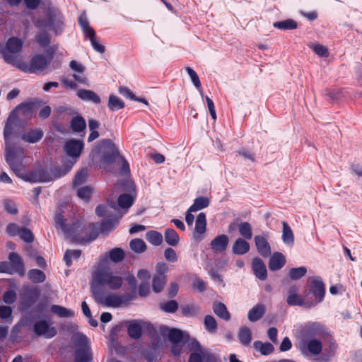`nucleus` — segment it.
Segmentation results:
<instances>
[{"label":"nucleus","mask_w":362,"mask_h":362,"mask_svg":"<svg viewBox=\"0 0 362 362\" xmlns=\"http://www.w3.org/2000/svg\"><path fill=\"white\" fill-rule=\"evenodd\" d=\"M35 25L40 29L49 28L56 35L62 33L64 28L63 17L57 10H51L48 13V19H37Z\"/></svg>","instance_id":"nucleus-7"},{"label":"nucleus","mask_w":362,"mask_h":362,"mask_svg":"<svg viewBox=\"0 0 362 362\" xmlns=\"http://www.w3.org/2000/svg\"><path fill=\"white\" fill-rule=\"evenodd\" d=\"M282 240L284 243L289 247H292L294 244V235L291 227L286 223L283 222Z\"/></svg>","instance_id":"nucleus-28"},{"label":"nucleus","mask_w":362,"mask_h":362,"mask_svg":"<svg viewBox=\"0 0 362 362\" xmlns=\"http://www.w3.org/2000/svg\"><path fill=\"white\" fill-rule=\"evenodd\" d=\"M308 47L319 57H327L329 54L328 49L317 43H310Z\"/></svg>","instance_id":"nucleus-40"},{"label":"nucleus","mask_w":362,"mask_h":362,"mask_svg":"<svg viewBox=\"0 0 362 362\" xmlns=\"http://www.w3.org/2000/svg\"><path fill=\"white\" fill-rule=\"evenodd\" d=\"M325 333L324 327L319 322H309L305 325L303 329V336L305 339L318 337L322 336Z\"/></svg>","instance_id":"nucleus-15"},{"label":"nucleus","mask_w":362,"mask_h":362,"mask_svg":"<svg viewBox=\"0 0 362 362\" xmlns=\"http://www.w3.org/2000/svg\"><path fill=\"white\" fill-rule=\"evenodd\" d=\"M128 334L131 338L139 339L141 335V322H131L128 327Z\"/></svg>","instance_id":"nucleus-36"},{"label":"nucleus","mask_w":362,"mask_h":362,"mask_svg":"<svg viewBox=\"0 0 362 362\" xmlns=\"http://www.w3.org/2000/svg\"><path fill=\"white\" fill-rule=\"evenodd\" d=\"M93 192V189L90 187L86 186L81 187L78 189V196L84 201H88Z\"/></svg>","instance_id":"nucleus-55"},{"label":"nucleus","mask_w":362,"mask_h":362,"mask_svg":"<svg viewBox=\"0 0 362 362\" xmlns=\"http://www.w3.org/2000/svg\"><path fill=\"white\" fill-rule=\"evenodd\" d=\"M238 230L240 235L246 240H250L252 237L251 225L247 222H242L238 224Z\"/></svg>","instance_id":"nucleus-37"},{"label":"nucleus","mask_w":362,"mask_h":362,"mask_svg":"<svg viewBox=\"0 0 362 362\" xmlns=\"http://www.w3.org/2000/svg\"><path fill=\"white\" fill-rule=\"evenodd\" d=\"M274 27L280 30H293L297 28V23L292 19L278 21L274 23Z\"/></svg>","instance_id":"nucleus-39"},{"label":"nucleus","mask_w":362,"mask_h":362,"mask_svg":"<svg viewBox=\"0 0 362 362\" xmlns=\"http://www.w3.org/2000/svg\"><path fill=\"white\" fill-rule=\"evenodd\" d=\"M213 310L214 313L220 318L225 320H230V315L227 310L226 306L223 303L218 302L214 303L213 305Z\"/></svg>","instance_id":"nucleus-30"},{"label":"nucleus","mask_w":362,"mask_h":362,"mask_svg":"<svg viewBox=\"0 0 362 362\" xmlns=\"http://www.w3.org/2000/svg\"><path fill=\"white\" fill-rule=\"evenodd\" d=\"M186 71L189 76L193 84L199 90L200 92H202L201 82L197 73L190 67H187Z\"/></svg>","instance_id":"nucleus-54"},{"label":"nucleus","mask_w":362,"mask_h":362,"mask_svg":"<svg viewBox=\"0 0 362 362\" xmlns=\"http://www.w3.org/2000/svg\"><path fill=\"white\" fill-rule=\"evenodd\" d=\"M83 142L80 140L70 139L67 141L64 146V150L66 155L69 157L70 159L64 163L63 169L60 170L59 171L56 170L52 174H50L44 170H38L46 172L50 176V180L46 181L45 182L65 175L72 168L74 165L79 158L81 151L83 148Z\"/></svg>","instance_id":"nucleus-5"},{"label":"nucleus","mask_w":362,"mask_h":362,"mask_svg":"<svg viewBox=\"0 0 362 362\" xmlns=\"http://www.w3.org/2000/svg\"><path fill=\"white\" fill-rule=\"evenodd\" d=\"M54 221L55 226L61 229L65 236L73 242L86 243L95 240L98 234L97 224L85 226L76 222L68 226L64 223L62 215L58 212L55 214Z\"/></svg>","instance_id":"nucleus-2"},{"label":"nucleus","mask_w":362,"mask_h":362,"mask_svg":"<svg viewBox=\"0 0 362 362\" xmlns=\"http://www.w3.org/2000/svg\"><path fill=\"white\" fill-rule=\"evenodd\" d=\"M87 37H89L91 45L95 51H97L100 53L105 52V47L103 45H100L98 42H97V40L95 37V35H89Z\"/></svg>","instance_id":"nucleus-59"},{"label":"nucleus","mask_w":362,"mask_h":362,"mask_svg":"<svg viewBox=\"0 0 362 362\" xmlns=\"http://www.w3.org/2000/svg\"><path fill=\"white\" fill-rule=\"evenodd\" d=\"M298 288L296 286H291L288 291V296L286 302L289 305H300L306 308H310L315 305V303H310V300L308 299V294L301 296L298 294Z\"/></svg>","instance_id":"nucleus-11"},{"label":"nucleus","mask_w":362,"mask_h":362,"mask_svg":"<svg viewBox=\"0 0 362 362\" xmlns=\"http://www.w3.org/2000/svg\"><path fill=\"white\" fill-rule=\"evenodd\" d=\"M93 296L97 303L114 308L126 305L133 299L132 296L127 295L106 294L105 291H97L96 293H93Z\"/></svg>","instance_id":"nucleus-6"},{"label":"nucleus","mask_w":362,"mask_h":362,"mask_svg":"<svg viewBox=\"0 0 362 362\" xmlns=\"http://www.w3.org/2000/svg\"><path fill=\"white\" fill-rule=\"evenodd\" d=\"M134 196L133 194H122L117 199V203L115 202L112 198H108L107 202L111 208L117 209L127 210L129 209L134 202Z\"/></svg>","instance_id":"nucleus-16"},{"label":"nucleus","mask_w":362,"mask_h":362,"mask_svg":"<svg viewBox=\"0 0 362 362\" xmlns=\"http://www.w3.org/2000/svg\"><path fill=\"white\" fill-rule=\"evenodd\" d=\"M165 242L171 246H176L180 240V238L177 232L171 228L166 229L165 232Z\"/></svg>","instance_id":"nucleus-35"},{"label":"nucleus","mask_w":362,"mask_h":362,"mask_svg":"<svg viewBox=\"0 0 362 362\" xmlns=\"http://www.w3.org/2000/svg\"><path fill=\"white\" fill-rule=\"evenodd\" d=\"M78 23L86 36L95 35V30L89 25L86 15L82 13L78 18Z\"/></svg>","instance_id":"nucleus-32"},{"label":"nucleus","mask_w":362,"mask_h":362,"mask_svg":"<svg viewBox=\"0 0 362 362\" xmlns=\"http://www.w3.org/2000/svg\"><path fill=\"white\" fill-rule=\"evenodd\" d=\"M69 68L73 71L72 76L75 81L81 84H87L88 78L85 76L86 67L76 60H71Z\"/></svg>","instance_id":"nucleus-14"},{"label":"nucleus","mask_w":362,"mask_h":362,"mask_svg":"<svg viewBox=\"0 0 362 362\" xmlns=\"http://www.w3.org/2000/svg\"><path fill=\"white\" fill-rule=\"evenodd\" d=\"M19 236L21 239L27 243H31L34 239L32 232L30 230L24 228H22Z\"/></svg>","instance_id":"nucleus-57"},{"label":"nucleus","mask_w":362,"mask_h":362,"mask_svg":"<svg viewBox=\"0 0 362 362\" xmlns=\"http://www.w3.org/2000/svg\"><path fill=\"white\" fill-rule=\"evenodd\" d=\"M43 136V132L40 129H32L24 132L20 135L22 141L35 144L40 141Z\"/></svg>","instance_id":"nucleus-20"},{"label":"nucleus","mask_w":362,"mask_h":362,"mask_svg":"<svg viewBox=\"0 0 362 362\" xmlns=\"http://www.w3.org/2000/svg\"><path fill=\"white\" fill-rule=\"evenodd\" d=\"M16 299V294L13 291H8L4 295V301L7 304L13 303Z\"/></svg>","instance_id":"nucleus-63"},{"label":"nucleus","mask_w":362,"mask_h":362,"mask_svg":"<svg viewBox=\"0 0 362 362\" xmlns=\"http://www.w3.org/2000/svg\"><path fill=\"white\" fill-rule=\"evenodd\" d=\"M255 243L258 252L264 257L271 255V247L267 239L262 235L255 237Z\"/></svg>","instance_id":"nucleus-22"},{"label":"nucleus","mask_w":362,"mask_h":362,"mask_svg":"<svg viewBox=\"0 0 362 362\" xmlns=\"http://www.w3.org/2000/svg\"><path fill=\"white\" fill-rule=\"evenodd\" d=\"M118 218L107 219L104 221L100 226V232L104 234H107L112 230L118 223Z\"/></svg>","instance_id":"nucleus-45"},{"label":"nucleus","mask_w":362,"mask_h":362,"mask_svg":"<svg viewBox=\"0 0 362 362\" xmlns=\"http://www.w3.org/2000/svg\"><path fill=\"white\" fill-rule=\"evenodd\" d=\"M81 255V251L78 250L66 251L64 259L66 262L67 266H70L72 263V259H78Z\"/></svg>","instance_id":"nucleus-51"},{"label":"nucleus","mask_w":362,"mask_h":362,"mask_svg":"<svg viewBox=\"0 0 362 362\" xmlns=\"http://www.w3.org/2000/svg\"><path fill=\"white\" fill-rule=\"evenodd\" d=\"M137 277L140 279L142 283H147L150 279V272L146 269H140L138 272Z\"/></svg>","instance_id":"nucleus-64"},{"label":"nucleus","mask_w":362,"mask_h":362,"mask_svg":"<svg viewBox=\"0 0 362 362\" xmlns=\"http://www.w3.org/2000/svg\"><path fill=\"white\" fill-rule=\"evenodd\" d=\"M109 257L114 262H121L124 257V252L119 247L113 248L109 252Z\"/></svg>","instance_id":"nucleus-47"},{"label":"nucleus","mask_w":362,"mask_h":362,"mask_svg":"<svg viewBox=\"0 0 362 362\" xmlns=\"http://www.w3.org/2000/svg\"><path fill=\"white\" fill-rule=\"evenodd\" d=\"M8 259H9L10 262L12 264L13 267L17 271H20L21 273V275H23V264L21 257L17 253L11 252L9 255Z\"/></svg>","instance_id":"nucleus-42"},{"label":"nucleus","mask_w":362,"mask_h":362,"mask_svg":"<svg viewBox=\"0 0 362 362\" xmlns=\"http://www.w3.org/2000/svg\"><path fill=\"white\" fill-rule=\"evenodd\" d=\"M72 340L77 346L76 362L90 361L92 358V355L87 337L81 333H76L73 335Z\"/></svg>","instance_id":"nucleus-8"},{"label":"nucleus","mask_w":362,"mask_h":362,"mask_svg":"<svg viewBox=\"0 0 362 362\" xmlns=\"http://www.w3.org/2000/svg\"><path fill=\"white\" fill-rule=\"evenodd\" d=\"M206 227V218L204 213H199L195 221V228L193 238L197 241H201L204 237Z\"/></svg>","instance_id":"nucleus-18"},{"label":"nucleus","mask_w":362,"mask_h":362,"mask_svg":"<svg viewBox=\"0 0 362 362\" xmlns=\"http://www.w3.org/2000/svg\"><path fill=\"white\" fill-rule=\"evenodd\" d=\"M178 308L175 300H170L160 304V309L166 313H175Z\"/></svg>","instance_id":"nucleus-53"},{"label":"nucleus","mask_w":362,"mask_h":362,"mask_svg":"<svg viewBox=\"0 0 362 362\" xmlns=\"http://www.w3.org/2000/svg\"><path fill=\"white\" fill-rule=\"evenodd\" d=\"M77 96L84 101H90L94 104L100 103V97L93 90L79 89L76 93Z\"/></svg>","instance_id":"nucleus-25"},{"label":"nucleus","mask_w":362,"mask_h":362,"mask_svg":"<svg viewBox=\"0 0 362 362\" xmlns=\"http://www.w3.org/2000/svg\"><path fill=\"white\" fill-rule=\"evenodd\" d=\"M254 347L263 355H269L272 354L274 350V348L272 344L268 342L263 343L260 341H255Z\"/></svg>","instance_id":"nucleus-34"},{"label":"nucleus","mask_w":362,"mask_h":362,"mask_svg":"<svg viewBox=\"0 0 362 362\" xmlns=\"http://www.w3.org/2000/svg\"><path fill=\"white\" fill-rule=\"evenodd\" d=\"M168 332V338L173 344V352L174 355L179 356L181 351L180 344L184 341L185 337H187L184 332L177 329H166Z\"/></svg>","instance_id":"nucleus-12"},{"label":"nucleus","mask_w":362,"mask_h":362,"mask_svg":"<svg viewBox=\"0 0 362 362\" xmlns=\"http://www.w3.org/2000/svg\"><path fill=\"white\" fill-rule=\"evenodd\" d=\"M124 107V104L121 99L113 95H110L108 100V107L110 110H118L122 109Z\"/></svg>","instance_id":"nucleus-43"},{"label":"nucleus","mask_w":362,"mask_h":362,"mask_svg":"<svg viewBox=\"0 0 362 362\" xmlns=\"http://www.w3.org/2000/svg\"><path fill=\"white\" fill-rule=\"evenodd\" d=\"M250 250V244L243 238H238L233 243L232 251L235 255H244Z\"/></svg>","instance_id":"nucleus-27"},{"label":"nucleus","mask_w":362,"mask_h":362,"mask_svg":"<svg viewBox=\"0 0 362 362\" xmlns=\"http://www.w3.org/2000/svg\"><path fill=\"white\" fill-rule=\"evenodd\" d=\"M29 279L33 282L40 283L45 279V274L39 269H31L28 272Z\"/></svg>","instance_id":"nucleus-49"},{"label":"nucleus","mask_w":362,"mask_h":362,"mask_svg":"<svg viewBox=\"0 0 362 362\" xmlns=\"http://www.w3.org/2000/svg\"><path fill=\"white\" fill-rule=\"evenodd\" d=\"M209 199L206 197H199L194 201L193 204L189 207V211H197L207 207L209 205Z\"/></svg>","instance_id":"nucleus-33"},{"label":"nucleus","mask_w":362,"mask_h":362,"mask_svg":"<svg viewBox=\"0 0 362 362\" xmlns=\"http://www.w3.org/2000/svg\"><path fill=\"white\" fill-rule=\"evenodd\" d=\"M123 284V279L116 273H114L109 267L100 264L94 271L91 281V291L93 293L97 291H104L103 287H107L112 290L121 288Z\"/></svg>","instance_id":"nucleus-4"},{"label":"nucleus","mask_w":362,"mask_h":362,"mask_svg":"<svg viewBox=\"0 0 362 362\" xmlns=\"http://www.w3.org/2000/svg\"><path fill=\"white\" fill-rule=\"evenodd\" d=\"M50 311L60 317H71L74 315L73 310L58 305H52Z\"/></svg>","instance_id":"nucleus-31"},{"label":"nucleus","mask_w":362,"mask_h":362,"mask_svg":"<svg viewBox=\"0 0 362 362\" xmlns=\"http://www.w3.org/2000/svg\"><path fill=\"white\" fill-rule=\"evenodd\" d=\"M165 258L170 262H175L177 260V256L175 251L170 247L165 249L164 252Z\"/></svg>","instance_id":"nucleus-60"},{"label":"nucleus","mask_w":362,"mask_h":362,"mask_svg":"<svg viewBox=\"0 0 362 362\" xmlns=\"http://www.w3.org/2000/svg\"><path fill=\"white\" fill-rule=\"evenodd\" d=\"M21 229L22 228H20L16 223H9L6 226V231L11 236L19 235Z\"/></svg>","instance_id":"nucleus-61"},{"label":"nucleus","mask_w":362,"mask_h":362,"mask_svg":"<svg viewBox=\"0 0 362 362\" xmlns=\"http://www.w3.org/2000/svg\"><path fill=\"white\" fill-rule=\"evenodd\" d=\"M129 245L131 249L136 253H141L146 249V245L144 241L139 238L132 240L130 242Z\"/></svg>","instance_id":"nucleus-46"},{"label":"nucleus","mask_w":362,"mask_h":362,"mask_svg":"<svg viewBox=\"0 0 362 362\" xmlns=\"http://www.w3.org/2000/svg\"><path fill=\"white\" fill-rule=\"evenodd\" d=\"M308 284L310 286L309 292H305V294H308V297L310 294H312L315 299L313 300H310V303H315V305L321 302L325 296V285L322 281L321 279L319 277H313L308 280Z\"/></svg>","instance_id":"nucleus-9"},{"label":"nucleus","mask_w":362,"mask_h":362,"mask_svg":"<svg viewBox=\"0 0 362 362\" xmlns=\"http://www.w3.org/2000/svg\"><path fill=\"white\" fill-rule=\"evenodd\" d=\"M88 175V173L87 168H82L81 170H78L74 177V185L78 186L83 183L86 180Z\"/></svg>","instance_id":"nucleus-50"},{"label":"nucleus","mask_w":362,"mask_h":362,"mask_svg":"<svg viewBox=\"0 0 362 362\" xmlns=\"http://www.w3.org/2000/svg\"><path fill=\"white\" fill-rule=\"evenodd\" d=\"M102 145L105 149L103 157L105 162L112 163L119 156V151L112 140L105 139L102 141Z\"/></svg>","instance_id":"nucleus-17"},{"label":"nucleus","mask_w":362,"mask_h":362,"mask_svg":"<svg viewBox=\"0 0 362 362\" xmlns=\"http://www.w3.org/2000/svg\"><path fill=\"white\" fill-rule=\"evenodd\" d=\"M238 338L240 342L244 345H248L251 342L252 333L249 328L242 327L238 333Z\"/></svg>","instance_id":"nucleus-44"},{"label":"nucleus","mask_w":362,"mask_h":362,"mask_svg":"<svg viewBox=\"0 0 362 362\" xmlns=\"http://www.w3.org/2000/svg\"><path fill=\"white\" fill-rule=\"evenodd\" d=\"M166 279L165 276H155L153 279V289L156 293L162 291L165 284Z\"/></svg>","instance_id":"nucleus-48"},{"label":"nucleus","mask_w":362,"mask_h":362,"mask_svg":"<svg viewBox=\"0 0 362 362\" xmlns=\"http://www.w3.org/2000/svg\"><path fill=\"white\" fill-rule=\"evenodd\" d=\"M22 47L23 41L21 39L16 37L9 38L6 42L5 48L1 52L5 62L11 64V62L6 60V55L11 58L22 59L20 55L16 54L21 51Z\"/></svg>","instance_id":"nucleus-10"},{"label":"nucleus","mask_w":362,"mask_h":362,"mask_svg":"<svg viewBox=\"0 0 362 362\" xmlns=\"http://www.w3.org/2000/svg\"><path fill=\"white\" fill-rule=\"evenodd\" d=\"M86 124L82 117H74L71 122V127L74 132H81L86 128Z\"/></svg>","instance_id":"nucleus-41"},{"label":"nucleus","mask_w":362,"mask_h":362,"mask_svg":"<svg viewBox=\"0 0 362 362\" xmlns=\"http://www.w3.org/2000/svg\"><path fill=\"white\" fill-rule=\"evenodd\" d=\"M37 42L42 47H46L50 41L49 35L47 33H40L36 36Z\"/></svg>","instance_id":"nucleus-58"},{"label":"nucleus","mask_w":362,"mask_h":362,"mask_svg":"<svg viewBox=\"0 0 362 362\" xmlns=\"http://www.w3.org/2000/svg\"><path fill=\"white\" fill-rule=\"evenodd\" d=\"M146 238L150 243L156 246L160 245L163 242V235L156 230L147 232Z\"/></svg>","instance_id":"nucleus-38"},{"label":"nucleus","mask_w":362,"mask_h":362,"mask_svg":"<svg viewBox=\"0 0 362 362\" xmlns=\"http://www.w3.org/2000/svg\"><path fill=\"white\" fill-rule=\"evenodd\" d=\"M285 263V257L281 253L275 252L270 258L269 267L272 271L279 270L284 266Z\"/></svg>","instance_id":"nucleus-26"},{"label":"nucleus","mask_w":362,"mask_h":362,"mask_svg":"<svg viewBox=\"0 0 362 362\" xmlns=\"http://www.w3.org/2000/svg\"><path fill=\"white\" fill-rule=\"evenodd\" d=\"M205 328L209 332H214L217 327L215 318L211 315H206L204 318Z\"/></svg>","instance_id":"nucleus-56"},{"label":"nucleus","mask_w":362,"mask_h":362,"mask_svg":"<svg viewBox=\"0 0 362 362\" xmlns=\"http://www.w3.org/2000/svg\"><path fill=\"white\" fill-rule=\"evenodd\" d=\"M322 342L316 339H307L300 344V349L303 352L307 349L313 355H318L322 351Z\"/></svg>","instance_id":"nucleus-19"},{"label":"nucleus","mask_w":362,"mask_h":362,"mask_svg":"<svg viewBox=\"0 0 362 362\" xmlns=\"http://www.w3.org/2000/svg\"><path fill=\"white\" fill-rule=\"evenodd\" d=\"M194 351L191 354L189 362H202L206 358L209 356L208 351L202 350L200 344L197 341L192 343Z\"/></svg>","instance_id":"nucleus-23"},{"label":"nucleus","mask_w":362,"mask_h":362,"mask_svg":"<svg viewBox=\"0 0 362 362\" xmlns=\"http://www.w3.org/2000/svg\"><path fill=\"white\" fill-rule=\"evenodd\" d=\"M307 269L305 267L292 268L289 271V276L292 279H298L305 275Z\"/></svg>","instance_id":"nucleus-52"},{"label":"nucleus","mask_w":362,"mask_h":362,"mask_svg":"<svg viewBox=\"0 0 362 362\" xmlns=\"http://www.w3.org/2000/svg\"><path fill=\"white\" fill-rule=\"evenodd\" d=\"M33 330L37 336H42L47 339L52 338L57 334L55 327L50 326L45 320L36 322Z\"/></svg>","instance_id":"nucleus-13"},{"label":"nucleus","mask_w":362,"mask_h":362,"mask_svg":"<svg viewBox=\"0 0 362 362\" xmlns=\"http://www.w3.org/2000/svg\"><path fill=\"white\" fill-rule=\"evenodd\" d=\"M34 112V105L25 103L18 105L10 115L5 125L4 136L5 139V158L16 175L25 181L46 182L50 176L44 171L25 172L24 153L21 148H15L11 141L13 126L31 118Z\"/></svg>","instance_id":"nucleus-1"},{"label":"nucleus","mask_w":362,"mask_h":362,"mask_svg":"<svg viewBox=\"0 0 362 362\" xmlns=\"http://www.w3.org/2000/svg\"><path fill=\"white\" fill-rule=\"evenodd\" d=\"M4 209L9 214H15L17 213V209L15 203L10 200L4 201Z\"/></svg>","instance_id":"nucleus-62"},{"label":"nucleus","mask_w":362,"mask_h":362,"mask_svg":"<svg viewBox=\"0 0 362 362\" xmlns=\"http://www.w3.org/2000/svg\"><path fill=\"white\" fill-rule=\"evenodd\" d=\"M228 244V238L226 235H220L216 237L211 242V249L216 252H223Z\"/></svg>","instance_id":"nucleus-24"},{"label":"nucleus","mask_w":362,"mask_h":362,"mask_svg":"<svg viewBox=\"0 0 362 362\" xmlns=\"http://www.w3.org/2000/svg\"><path fill=\"white\" fill-rule=\"evenodd\" d=\"M57 49V45H53L47 49V57L42 54H35L29 63L25 62L22 59L11 58L6 56V60L18 70L28 74H38L45 71L51 63L53 54Z\"/></svg>","instance_id":"nucleus-3"},{"label":"nucleus","mask_w":362,"mask_h":362,"mask_svg":"<svg viewBox=\"0 0 362 362\" xmlns=\"http://www.w3.org/2000/svg\"><path fill=\"white\" fill-rule=\"evenodd\" d=\"M252 268L257 278L260 280H265L267 279V268L262 259L258 257L254 258L252 262Z\"/></svg>","instance_id":"nucleus-21"},{"label":"nucleus","mask_w":362,"mask_h":362,"mask_svg":"<svg viewBox=\"0 0 362 362\" xmlns=\"http://www.w3.org/2000/svg\"><path fill=\"white\" fill-rule=\"evenodd\" d=\"M264 312L265 307L263 305H256L248 312V320L250 322H256L263 316Z\"/></svg>","instance_id":"nucleus-29"}]
</instances>
